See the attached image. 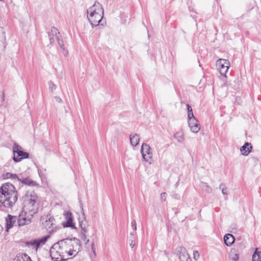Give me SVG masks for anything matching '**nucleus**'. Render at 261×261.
<instances>
[{"label":"nucleus","instance_id":"1","mask_svg":"<svg viewBox=\"0 0 261 261\" xmlns=\"http://www.w3.org/2000/svg\"><path fill=\"white\" fill-rule=\"evenodd\" d=\"M78 240L65 239L55 243L50 249V255L55 261L66 260L75 256L81 249Z\"/></svg>","mask_w":261,"mask_h":261},{"label":"nucleus","instance_id":"2","mask_svg":"<svg viewBox=\"0 0 261 261\" xmlns=\"http://www.w3.org/2000/svg\"><path fill=\"white\" fill-rule=\"evenodd\" d=\"M39 208V201L34 192L28 193L24 199L23 210L19 215L18 223L19 226L30 224L33 215L37 212Z\"/></svg>","mask_w":261,"mask_h":261},{"label":"nucleus","instance_id":"3","mask_svg":"<svg viewBox=\"0 0 261 261\" xmlns=\"http://www.w3.org/2000/svg\"><path fill=\"white\" fill-rule=\"evenodd\" d=\"M18 199L17 192L11 184H3L0 188V202L6 207H11Z\"/></svg>","mask_w":261,"mask_h":261},{"label":"nucleus","instance_id":"4","mask_svg":"<svg viewBox=\"0 0 261 261\" xmlns=\"http://www.w3.org/2000/svg\"><path fill=\"white\" fill-rule=\"evenodd\" d=\"M13 151L14 154L13 159L15 162H18L22 159L28 158L29 155L28 152L23 151L22 147L17 143H14L13 146Z\"/></svg>","mask_w":261,"mask_h":261},{"label":"nucleus","instance_id":"5","mask_svg":"<svg viewBox=\"0 0 261 261\" xmlns=\"http://www.w3.org/2000/svg\"><path fill=\"white\" fill-rule=\"evenodd\" d=\"M98 12L97 14L94 15H87V18L92 28L96 27L100 24V22L101 25H103L106 22H103L102 19L103 17L104 12H102V10L100 9L97 10Z\"/></svg>","mask_w":261,"mask_h":261},{"label":"nucleus","instance_id":"6","mask_svg":"<svg viewBox=\"0 0 261 261\" xmlns=\"http://www.w3.org/2000/svg\"><path fill=\"white\" fill-rule=\"evenodd\" d=\"M43 226L46 229L49 233H52L56 231L57 227L54 223L55 219L51 216H47L42 217L41 219Z\"/></svg>","mask_w":261,"mask_h":261},{"label":"nucleus","instance_id":"7","mask_svg":"<svg viewBox=\"0 0 261 261\" xmlns=\"http://www.w3.org/2000/svg\"><path fill=\"white\" fill-rule=\"evenodd\" d=\"M216 66L222 75H225L229 66L230 63L227 60L224 59H219L217 61Z\"/></svg>","mask_w":261,"mask_h":261},{"label":"nucleus","instance_id":"8","mask_svg":"<svg viewBox=\"0 0 261 261\" xmlns=\"http://www.w3.org/2000/svg\"><path fill=\"white\" fill-rule=\"evenodd\" d=\"M141 152L143 157V159L146 162H149L150 159H151L152 153L151 151V148L150 146L146 144L143 143L141 146Z\"/></svg>","mask_w":261,"mask_h":261},{"label":"nucleus","instance_id":"9","mask_svg":"<svg viewBox=\"0 0 261 261\" xmlns=\"http://www.w3.org/2000/svg\"><path fill=\"white\" fill-rule=\"evenodd\" d=\"M176 254L178 255L180 261H192L186 249L181 246H179L176 249Z\"/></svg>","mask_w":261,"mask_h":261},{"label":"nucleus","instance_id":"10","mask_svg":"<svg viewBox=\"0 0 261 261\" xmlns=\"http://www.w3.org/2000/svg\"><path fill=\"white\" fill-rule=\"evenodd\" d=\"M64 216L66 221L63 222L62 224L63 226L64 227H69L72 228H75V227L73 223V217L71 213L65 211L64 213Z\"/></svg>","mask_w":261,"mask_h":261},{"label":"nucleus","instance_id":"11","mask_svg":"<svg viewBox=\"0 0 261 261\" xmlns=\"http://www.w3.org/2000/svg\"><path fill=\"white\" fill-rule=\"evenodd\" d=\"M188 124L191 130L193 133H197L199 131L200 129V124L195 117L188 118Z\"/></svg>","mask_w":261,"mask_h":261},{"label":"nucleus","instance_id":"12","mask_svg":"<svg viewBox=\"0 0 261 261\" xmlns=\"http://www.w3.org/2000/svg\"><path fill=\"white\" fill-rule=\"evenodd\" d=\"M48 237V236H45L41 239L30 241L28 243V245L37 250L40 245L45 244Z\"/></svg>","mask_w":261,"mask_h":261},{"label":"nucleus","instance_id":"13","mask_svg":"<svg viewBox=\"0 0 261 261\" xmlns=\"http://www.w3.org/2000/svg\"><path fill=\"white\" fill-rule=\"evenodd\" d=\"M102 10V12H104V10L102 5L98 2H95L91 7H90L87 11V15L97 14V9H100Z\"/></svg>","mask_w":261,"mask_h":261},{"label":"nucleus","instance_id":"14","mask_svg":"<svg viewBox=\"0 0 261 261\" xmlns=\"http://www.w3.org/2000/svg\"><path fill=\"white\" fill-rule=\"evenodd\" d=\"M252 148V147L251 144L247 142L245 143L244 145L240 148V151L241 152L242 154L245 156H247L250 152Z\"/></svg>","mask_w":261,"mask_h":261},{"label":"nucleus","instance_id":"15","mask_svg":"<svg viewBox=\"0 0 261 261\" xmlns=\"http://www.w3.org/2000/svg\"><path fill=\"white\" fill-rule=\"evenodd\" d=\"M17 219L16 217L12 216L11 215H8L7 218L6 219V228L7 230L8 231V229L11 228L14 225V223L15 222Z\"/></svg>","mask_w":261,"mask_h":261},{"label":"nucleus","instance_id":"16","mask_svg":"<svg viewBox=\"0 0 261 261\" xmlns=\"http://www.w3.org/2000/svg\"><path fill=\"white\" fill-rule=\"evenodd\" d=\"M235 239L234 237L230 233L225 234L224 237V242L227 246H231L234 243Z\"/></svg>","mask_w":261,"mask_h":261},{"label":"nucleus","instance_id":"17","mask_svg":"<svg viewBox=\"0 0 261 261\" xmlns=\"http://www.w3.org/2000/svg\"><path fill=\"white\" fill-rule=\"evenodd\" d=\"M13 261H32L31 258L25 253H22L17 255Z\"/></svg>","mask_w":261,"mask_h":261},{"label":"nucleus","instance_id":"18","mask_svg":"<svg viewBox=\"0 0 261 261\" xmlns=\"http://www.w3.org/2000/svg\"><path fill=\"white\" fill-rule=\"evenodd\" d=\"M5 31L3 28L0 27V47H5Z\"/></svg>","mask_w":261,"mask_h":261},{"label":"nucleus","instance_id":"19","mask_svg":"<svg viewBox=\"0 0 261 261\" xmlns=\"http://www.w3.org/2000/svg\"><path fill=\"white\" fill-rule=\"evenodd\" d=\"M129 139L131 145L134 146H137L140 140L139 136L136 134L130 135L129 136Z\"/></svg>","mask_w":261,"mask_h":261},{"label":"nucleus","instance_id":"20","mask_svg":"<svg viewBox=\"0 0 261 261\" xmlns=\"http://www.w3.org/2000/svg\"><path fill=\"white\" fill-rule=\"evenodd\" d=\"M4 178L6 179L10 178L14 181H19L20 180V178L16 174H12L10 172L4 174Z\"/></svg>","mask_w":261,"mask_h":261},{"label":"nucleus","instance_id":"21","mask_svg":"<svg viewBox=\"0 0 261 261\" xmlns=\"http://www.w3.org/2000/svg\"><path fill=\"white\" fill-rule=\"evenodd\" d=\"M174 137L180 143L184 142L185 140L184 134L182 131L176 132L174 134Z\"/></svg>","mask_w":261,"mask_h":261},{"label":"nucleus","instance_id":"22","mask_svg":"<svg viewBox=\"0 0 261 261\" xmlns=\"http://www.w3.org/2000/svg\"><path fill=\"white\" fill-rule=\"evenodd\" d=\"M200 186L202 189L207 193L212 192V189L205 182L201 181L200 184Z\"/></svg>","mask_w":261,"mask_h":261},{"label":"nucleus","instance_id":"23","mask_svg":"<svg viewBox=\"0 0 261 261\" xmlns=\"http://www.w3.org/2000/svg\"><path fill=\"white\" fill-rule=\"evenodd\" d=\"M129 244L132 248H133L135 246V237L133 232L129 233Z\"/></svg>","mask_w":261,"mask_h":261},{"label":"nucleus","instance_id":"24","mask_svg":"<svg viewBox=\"0 0 261 261\" xmlns=\"http://www.w3.org/2000/svg\"><path fill=\"white\" fill-rule=\"evenodd\" d=\"M219 189L222 190V194L225 196V199H227L228 191L225 185L223 184H221L219 186Z\"/></svg>","mask_w":261,"mask_h":261},{"label":"nucleus","instance_id":"25","mask_svg":"<svg viewBox=\"0 0 261 261\" xmlns=\"http://www.w3.org/2000/svg\"><path fill=\"white\" fill-rule=\"evenodd\" d=\"M19 181H20L22 184L29 186H33L35 184V182L34 181L32 180L31 179L28 178H25L23 179H20Z\"/></svg>","mask_w":261,"mask_h":261},{"label":"nucleus","instance_id":"26","mask_svg":"<svg viewBox=\"0 0 261 261\" xmlns=\"http://www.w3.org/2000/svg\"><path fill=\"white\" fill-rule=\"evenodd\" d=\"M258 253H259V249L257 248L252 255V261H260V257H258Z\"/></svg>","mask_w":261,"mask_h":261},{"label":"nucleus","instance_id":"27","mask_svg":"<svg viewBox=\"0 0 261 261\" xmlns=\"http://www.w3.org/2000/svg\"><path fill=\"white\" fill-rule=\"evenodd\" d=\"M187 107L188 110V118L194 117V116L191 107L189 105L187 104Z\"/></svg>","mask_w":261,"mask_h":261},{"label":"nucleus","instance_id":"28","mask_svg":"<svg viewBox=\"0 0 261 261\" xmlns=\"http://www.w3.org/2000/svg\"><path fill=\"white\" fill-rule=\"evenodd\" d=\"M230 258L234 261H237L239 259V255L236 253L235 251H231Z\"/></svg>","mask_w":261,"mask_h":261},{"label":"nucleus","instance_id":"29","mask_svg":"<svg viewBox=\"0 0 261 261\" xmlns=\"http://www.w3.org/2000/svg\"><path fill=\"white\" fill-rule=\"evenodd\" d=\"M48 86H49V89L51 92H53V91L56 89L57 87L56 85L52 82L49 81L48 83Z\"/></svg>","mask_w":261,"mask_h":261},{"label":"nucleus","instance_id":"30","mask_svg":"<svg viewBox=\"0 0 261 261\" xmlns=\"http://www.w3.org/2000/svg\"><path fill=\"white\" fill-rule=\"evenodd\" d=\"M81 227L82 228V235L83 237L82 238H86L85 233L87 232V229L86 228V226L85 225H84L83 224H81Z\"/></svg>","mask_w":261,"mask_h":261},{"label":"nucleus","instance_id":"31","mask_svg":"<svg viewBox=\"0 0 261 261\" xmlns=\"http://www.w3.org/2000/svg\"><path fill=\"white\" fill-rule=\"evenodd\" d=\"M55 38L57 40L58 42V44L60 45V47L61 48H63V47H64V44L63 43V41L61 40L58 36H56Z\"/></svg>","mask_w":261,"mask_h":261},{"label":"nucleus","instance_id":"32","mask_svg":"<svg viewBox=\"0 0 261 261\" xmlns=\"http://www.w3.org/2000/svg\"><path fill=\"white\" fill-rule=\"evenodd\" d=\"M167 197V194L165 192H163L160 195V198L162 201H165Z\"/></svg>","mask_w":261,"mask_h":261},{"label":"nucleus","instance_id":"33","mask_svg":"<svg viewBox=\"0 0 261 261\" xmlns=\"http://www.w3.org/2000/svg\"><path fill=\"white\" fill-rule=\"evenodd\" d=\"M194 258L196 260L198 259L199 257V252L197 251H194L193 252Z\"/></svg>","mask_w":261,"mask_h":261},{"label":"nucleus","instance_id":"34","mask_svg":"<svg viewBox=\"0 0 261 261\" xmlns=\"http://www.w3.org/2000/svg\"><path fill=\"white\" fill-rule=\"evenodd\" d=\"M51 33H52L53 34H55L56 35H57V34H59L57 29L54 27L51 28Z\"/></svg>","mask_w":261,"mask_h":261},{"label":"nucleus","instance_id":"35","mask_svg":"<svg viewBox=\"0 0 261 261\" xmlns=\"http://www.w3.org/2000/svg\"><path fill=\"white\" fill-rule=\"evenodd\" d=\"M132 226L134 228L135 230H137V224L136 221L134 220L131 223Z\"/></svg>","mask_w":261,"mask_h":261},{"label":"nucleus","instance_id":"36","mask_svg":"<svg viewBox=\"0 0 261 261\" xmlns=\"http://www.w3.org/2000/svg\"><path fill=\"white\" fill-rule=\"evenodd\" d=\"M63 49V54L65 56H67L68 55V50H66L64 47H63V48H62Z\"/></svg>","mask_w":261,"mask_h":261},{"label":"nucleus","instance_id":"37","mask_svg":"<svg viewBox=\"0 0 261 261\" xmlns=\"http://www.w3.org/2000/svg\"><path fill=\"white\" fill-rule=\"evenodd\" d=\"M49 36L50 42L51 44L54 42V37H51V35L50 34H49Z\"/></svg>","mask_w":261,"mask_h":261},{"label":"nucleus","instance_id":"38","mask_svg":"<svg viewBox=\"0 0 261 261\" xmlns=\"http://www.w3.org/2000/svg\"><path fill=\"white\" fill-rule=\"evenodd\" d=\"M55 99H56V100L58 102H62V100L61 98H60L59 97H55Z\"/></svg>","mask_w":261,"mask_h":261},{"label":"nucleus","instance_id":"39","mask_svg":"<svg viewBox=\"0 0 261 261\" xmlns=\"http://www.w3.org/2000/svg\"><path fill=\"white\" fill-rule=\"evenodd\" d=\"M258 257H260V261H261V252L259 251V253H258Z\"/></svg>","mask_w":261,"mask_h":261}]
</instances>
